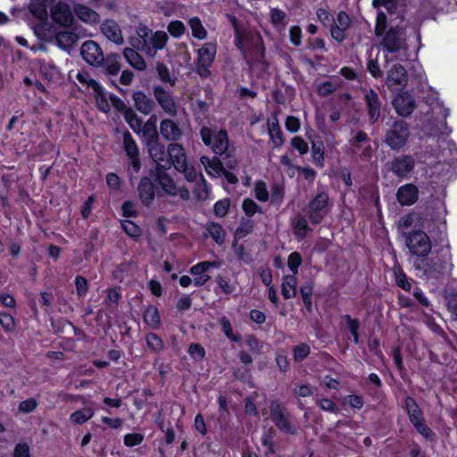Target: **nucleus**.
Masks as SVG:
<instances>
[{
  "label": "nucleus",
  "instance_id": "9",
  "mask_svg": "<svg viewBox=\"0 0 457 457\" xmlns=\"http://www.w3.org/2000/svg\"><path fill=\"white\" fill-rule=\"evenodd\" d=\"M73 13L71 6L62 1L56 3L51 8L52 20L62 27H70L73 24Z\"/></svg>",
  "mask_w": 457,
  "mask_h": 457
},
{
  "label": "nucleus",
  "instance_id": "45",
  "mask_svg": "<svg viewBox=\"0 0 457 457\" xmlns=\"http://www.w3.org/2000/svg\"><path fill=\"white\" fill-rule=\"evenodd\" d=\"M311 349L307 344L301 343L293 348L294 360L297 362L303 361L310 354Z\"/></svg>",
  "mask_w": 457,
  "mask_h": 457
},
{
  "label": "nucleus",
  "instance_id": "28",
  "mask_svg": "<svg viewBox=\"0 0 457 457\" xmlns=\"http://www.w3.org/2000/svg\"><path fill=\"white\" fill-rule=\"evenodd\" d=\"M268 132L274 147H280L284 143L282 130L276 116L267 120Z\"/></svg>",
  "mask_w": 457,
  "mask_h": 457
},
{
  "label": "nucleus",
  "instance_id": "25",
  "mask_svg": "<svg viewBox=\"0 0 457 457\" xmlns=\"http://www.w3.org/2000/svg\"><path fill=\"white\" fill-rule=\"evenodd\" d=\"M393 105L401 116H407L414 110V101L406 93L397 95L393 100Z\"/></svg>",
  "mask_w": 457,
  "mask_h": 457
},
{
  "label": "nucleus",
  "instance_id": "62",
  "mask_svg": "<svg viewBox=\"0 0 457 457\" xmlns=\"http://www.w3.org/2000/svg\"><path fill=\"white\" fill-rule=\"evenodd\" d=\"M292 146L296 149L300 154H305L308 150V145L301 137H295L291 140Z\"/></svg>",
  "mask_w": 457,
  "mask_h": 457
},
{
  "label": "nucleus",
  "instance_id": "14",
  "mask_svg": "<svg viewBox=\"0 0 457 457\" xmlns=\"http://www.w3.org/2000/svg\"><path fill=\"white\" fill-rule=\"evenodd\" d=\"M146 144L150 156L157 164L155 169H169L170 162L167 159L168 150H165L163 145L158 139L149 141Z\"/></svg>",
  "mask_w": 457,
  "mask_h": 457
},
{
  "label": "nucleus",
  "instance_id": "52",
  "mask_svg": "<svg viewBox=\"0 0 457 457\" xmlns=\"http://www.w3.org/2000/svg\"><path fill=\"white\" fill-rule=\"evenodd\" d=\"M168 31L172 37H179L185 33L186 27L182 21H173L169 23Z\"/></svg>",
  "mask_w": 457,
  "mask_h": 457
},
{
  "label": "nucleus",
  "instance_id": "24",
  "mask_svg": "<svg viewBox=\"0 0 457 457\" xmlns=\"http://www.w3.org/2000/svg\"><path fill=\"white\" fill-rule=\"evenodd\" d=\"M101 31L106 38L115 43L121 45L123 43V37L120 26L112 20H106L101 25Z\"/></svg>",
  "mask_w": 457,
  "mask_h": 457
},
{
  "label": "nucleus",
  "instance_id": "39",
  "mask_svg": "<svg viewBox=\"0 0 457 457\" xmlns=\"http://www.w3.org/2000/svg\"><path fill=\"white\" fill-rule=\"evenodd\" d=\"M41 74L49 81L59 78V71L57 67L48 61H41L39 65Z\"/></svg>",
  "mask_w": 457,
  "mask_h": 457
},
{
  "label": "nucleus",
  "instance_id": "60",
  "mask_svg": "<svg viewBox=\"0 0 457 457\" xmlns=\"http://www.w3.org/2000/svg\"><path fill=\"white\" fill-rule=\"evenodd\" d=\"M144 440V436L138 433L127 434L124 436V444L129 447L140 445Z\"/></svg>",
  "mask_w": 457,
  "mask_h": 457
},
{
  "label": "nucleus",
  "instance_id": "64",
  "mask_svg": "<svg viewBox=\"0 0 457 457\" xmlns=\"http://www.w3.org/2000/svg\"><path fill=\"white\" fill-rule=\"evenodd\" d=\"M75 286L77 293L79 296H83L87 294L88 290V283L85 278L81 276H77L75 278Z\"/></svg>",
  "mask_w": 457,
  "mask_h": 457
},
{
  "label": "nucleus",
  "instance_id": "53",
  "mask_svg": "<svg viewBox=\"0 0 457 457\" xmlns=\"http://www.w3.org/2000/svg\"><path fill=\"white\" fill-rule=\"evenodd\" d=\"M122 228L125 233L131 237H138L141 235V228L133 221L124 220Z\"/></svg>",
  "mask_w": 457,
  "mask_h": 457
},
{
  "label": "nucleus",
  "instance_id": "40",
  "mask_svg": "<svg viewBox=\"0 0 457 457\" xmlns=\"http://www.w3.org/2000/svg\"><path fill=\"white\" fill-rule=\"evenodd\" d=\"M124 118L127 123L129 125L131 129L137 133L140 134L142 120L135 113V112L131 109H128L124 112Z\"/></svg>",
  "mask_w": 457,
  "mask_h": 457
},
{
  "label": "nucleus",
  "instance_id": "29",
  "mask_svg": "<svg viewBox=\"0 0 457 457\" xmlns=\"http://www.w3.org/2000/svg\"><path fill=\"white\" fill-rule=\"evenodd\" d=\"M200 162L209 176L218 178L223 173V165L217 157L202 156Z\"/></svg>",
  "mask_w": 457,
  "mask_h": 457
},
{
  "label": "nucleus",
  "instance_id": "61",
  "mask_svg": "<svg viewBox=\"0 0 457 457\" xmlns=\"http://www.w3.org/2000/svg\"><path fill=\"white\" fill-rule=\"evenodd\" d=\"M317 405L320 406V408L325 411H329L333 413L338 412V408L337 405L329 399L323 398V399H317L316 400Z\"/></svg>",
  "mask_w": 457,
  "mask_h": 457
},
{
  "label": "nucleus",
  "instance_id": "26",
  "mask_svg": "<svg viewBox=\"0 0 457 457\" xmlns=\"http://www.w3.org/2000/svg\"><path fill=\"white\" fill-rule=\"evenodd\" d=\"M54 0H30L29 10L31 14L42 24L47 20V6Z\"/></svg>",
  "mask_w": 457,
  "mask_h": 457
},
{
  "label": "nucleus",
  "instance_id": "57",
  "mask_svg": "<svg viewBox=\"0 0 457 457\" xmlns=\"http://www.w3.org/2000/svg\"><path fill=\"white\" fill-rule=\"evenodd\" d=\"M344 319L346 320L347 327L353 337V341L355 344L359 343V335H358V328H359V321L355 319H352L349 315H345Z\"/></svg>",
  "mask_w": 457,
  "mask_h": 457
},
{
  "label": "nucleus",
  "instance_id": "3",
  "mask_svg": "<svg viewBox=\"0 0 457 457\" xmlns=\"http://www.w3.org/2000/svg\"><path fill=\"white\" fill-rule=\"evenodd\" d=\"M200 135L203 142L210 146L216 154H223L228 148V138L225 130H214L203 127Z\"/></svg>",
  "mask_w": 457,
  "mask_h": 457
},
{
  "label": "nucleus",
  "instance_id": "4",
  "mask_svg": "<svg viewBox=\"0 0 457 457\" xmlns=\"http://www.w3.org/2000/svg\"><path fill=\"white\" fill-rule=\"evenodd\" d=\"M217 53L215 43H204L197 50L196 68L197 74L202 78H208L211 75L210 67L214 62Z\"/></svg>",
  "mask_w": 457,
  "mask_h": 457
},
{
  "label": "nucleus",
  "instance_id": "56",
  "mask_svg": "<svg viewBox=\"0 0 457 457\" xmlns=\"http://www.w3.org/2000/svg\"><path fill=\"white\" fill-rule=\"evenodd\" d=\"M302 263V258L301 255L297 252H294L289 254L288 260H287V265L290 270L293 272L292 275H295L298 271V267Z\"/></svg>",
  "mask_w": 457,
  "mask_h": 457
},
{
  "label": "nucleus",
  "instance_id": "49",
  "mask_svg": "<svg viewBox=\"0 0 457 457\" xmlns=\"http://www.w3.org/2000/svg\"><path fill=\"white\" fill-rule=\"evenodd\" d=\"M94 94L99 109L105 113L108 112L111 109V106L106 99L105 93L104 92L102 87H100L99 90H96Z\"/></svg>",
  "mask_w": 457,
  "mask_h": 457
},
{
  "label": "nucleus",
  "instance_id": "11",
  "mask_svg": "<svg viewBox=\"0 0 457 457\" xmlns=\"http://www.w3.org/2000/svg\"><path fill=\"white\" fill-rule=\"evenodd\" d=\"M166 170L167 169H155V172L154 175L155 177L156 181H158L159 185L162 188V190L170 195H179L182 197L187 195V191H185L182 188L177 187L175 182L167 174Z\"/></svg>",
  "mask_w": 457,
  "mask_h": 457
},
{
  "label": "nucleus",
  "instance_id": "7",
  "mask_svg": "<svg viewBox=\"0 0 457 457\" xmlns=\"http://www.w3.org/2000/svg\"><path fill=\"white\" fill-rule=\"evenodd\" d=\"M409 136L408 125L404 121H396L387 131L386 141L392 149L398 150L406 144Z\"/></svg>",
  "mask_w": 457,
  "mask_h": 457
},
{
  "label": "nucleus",
  "instance_id": "55",
  "mask_svg": "<svg viewBox=\"0 0 457 457\" xmlns=\"http://www.w3.org/2000/svg\"><path fill=\"white\" fill-rule=\"evenodd\" d=\"M416 430L427 440L434 441L435 434L433 431L426 425L424 420L419 421L418 423L413 425Z\"/></svg>",
  "mask_w": 457,
  "mask_h": 457
},
{
  "label": "nucleus",
  "instance_id": "10",
  "mask_svg": "<svg viewBox=\"0 0 457 457\" xmlns=\"http://www.w3.org/2000/svg\"><path fill=\"white\" fill-rule=\"evenodd\" d=\"M80 54L87 63L93 66H100L104 61L100 46L92 40L86 41L82 44Z\"/></svg>",
  "mask_w": 457,
  "mask_h": 457
},
{
  "label": "nucleus",
  "instance_id": "15",
  "mask_svg": "<svg viewBox=\"0 0 457 457\" xmlns=\"http://www.w3.org/2000/svg\"><path fill=\"white\" fill-rule=\"evenodd\" d=\"M408 76L406 70L400 64L394 65L387 73L386 83L391 89H397L407 85Z\"/></svg>",
  "mask_w": 457,
  "mask_h": 457
},
{
  "label": "nucleus",
  "instance_id": "38",
  "mask_svg": "<svg viewBox=\"0 0 457 457\" xmlns=\"http://www.w3.org/2000/svg\"><path fill=\"white\" fill-rule=\"evenodd\" d=\"M78 37L77 35L71 31H62L56 34L55 42L60 48L68 49L72 46Z\"/></svg>",
  "mask_w": 457,
  "mask_h": 457
},
{
  "label": "nucleus",
  "instance_id": "34",
  "mask_svg": "<svg viewBox=\"0 0 457 457\" xmlns=\"http://www.w3.org/2000/svg\"><path fill=\"white\" fill-rule=\"evenodd\" d=\"M123 55L127 62L135 69L144 71L146 68V63L141 55L132 48H125Z\"/></svg>",
  "mask_w": 457,
  "mask_h": 457
},
{
  "label": "nucleus",
  "instance_id": "35",
  "mask_svg": "<svg viewBox=\"0 0 457 457\" xmlns=\"http://www.w3.org/2000/svg\"><path fill=\"white\" fill-rule=\"evenodd\" d=\"M188 26L191 29L192 36L199 40H204L207 37L208 32L204 28L200 18L195 16L191 17L187 21Z\"/></svg>",
  "mask_w": 457,
  "mask_h": 457
},
{
  "label": "nucleus",
  "instance_id": "19",
  "mask_svg": "<svg viewBox=\"0 0 457 457\" xmlns=\"http://www.w3.org/2000/svg\"><path fill=\"white\" fill-rule=\"evenodd\" d=\"M270 416L271 420L280 430L291 434L295 433V428L290 425L278 403H271Z\"/></svg>",
  "mask_w": 457,
  "mask_h": 457
},
{
  "label": "nucleus",
  "instance_id": "16",
  "mask_svg": "<svg viewBox=\"0 0 457 457\" xmlns=\"http://www.w3.org/2000/svg\"><path fill=\"white\" fill-rule=\"evenodd\" d=\"M415 167V161L410 155L395 158L391 163L392 171L401 178H407Z\"/></svg>",
  "mask_w": 457,
  "mask_h": 457
},
{
  "label": "nucleus",
  "instance_id": "13",
  "mask_svg": "<svg viewBox=\"0 0 457 457\" xmlns=\"http://www.w3.org/2000/svg\"><path fill=\"white\" fill-rule=\"evenodd\" d=\"M154 96L162 109L170 116H176L178 113L177 104L172 96L161 87H154Z\"/></svg>",
  "mask_w": 457,
  "mask_h": 457
},
{
  "label": "nucleus",
  "instance_id": "41",
  "mask_svg": "<svg viewBox=\"0 0 457 457\" xmlns=\"http://www.w3.org/2000/svg\"><path fill=\"white\" fill-rule=\"evenodd\" d=\"M144 320L149 327L157 328L160 324L158 309L154 306H149L144 312Z\"/></svg>",
  "mask_w": 457,
  "mask_h": 457
},
{
  "label": "nucleus",
  "instance_id": "50",
  "mask_svg": "<svg viewBox=\"0 0 457 457\" xmlns=\"http://www.w3.org/2000/svg\"><path fill=\"white\" fill-rule=\"evenodd\" d=\"M147 345L154 352H160L163 348V342L156 334L149 333L145 337Z\"/></svg>",
  "mask_w": 457,
  "mask_h": 457
},
{
  "label": "nucleus",
  "instance_id": "2",
  "mask_svg": "<svg viewBox=\"0 0 457 457\" xmlns=\"http://www.w3.org/2000/svg\"><path fill=\"white\" fill-rule=\"evenodd\" d=\"M452 253L447 239H443L440 255L427 262L423 267V273L427 278H438L449 274L453 270Z\"/></svg>",
  "mask_w": 457,
  "mask_h": 457
},
{
  "label": "nucleus",
  "instance_id": "20",
  "mask_svg": "<svg viewBox=\"0 0 457 457\" xmlns=\"http://www.w3.org/2000/svg\"><path fill=\"white\" fill-rule=\"evenodd\" d=\"M364 100L368 109L369 119L371 123H374L380 115L381 103L379 97L373 89H368L365 90Z\"/></svg>",
  "mask_w": 457,
  "mask_h": 457
},
{
  "label": "nucleus",
  "instance_id": "6",
  "mask_svg": "<svg viewBox=\"0 0 457 457\" xmlns=\"http://www.w3.org/2000/svg\"><path fill=\"white\" fill-rule=\"evenodd\" d=\"M383 46L388 53H398V58L400 60L406 57L407 46L405 43V35L402 29H390L383 39Z\"/></svg>",
  "mask_w": 457,
  "mask_h": 457
},
{
  "label": "nucleus",
  "instance_id": "42",
  "mask_svg": "<svg viewBox=\"0 0 457 457\" xmlns=\"http://www.w3.org/2000/svg\"><path fill=\"white\" fill-rule=\"evenodd\" d=\"M207 231L216 243L222 244L224 242L226 233L220 224L214 222L208 224Z\"/></svg>",
  "mask_w": 457,
  "mask_h": 457
},
{
  "label": "nucleus",
  "instance_id": "47",
  "mask_svg": "<svg viewBox=\"0 0 457 457\" xmlns=\"http://www.w3.org/2000/svg\"><path fill=\"white\" fill-rule=\"evenodd\" d=\"M0 324L5 332H12L16 328L14 318L5 312H0Z\"/></svg>",
  "mask_w": 457,
  "mask_h": 457
},
{
  "label": "nucleus",
  "instance_id": "8",
  "mask_svg": "<svg viewBox=\"0 0 457 457\" xmlns=\"http://www.w3.org/2000/svg\"><path fill=\"white\" fill-rule=\"evenodd\" d=\"M328 203V195L327 193H320L311 201L307 215L312 223L318 224L323 220L327 214Z\"/></svg>",
  "mask_w": 457,
  "mask_h": 457
},
{
  "label": "nucleus",
  "instance_id": "58",
  "mask_svg": "<svg viewBox=\"0 0 457 457\" xmlns=\"http://www.w3.org/2000/svg\"><path fill=\"white\" fill-rule=\"evenodd\" d=\"M188 353L195 361H202L204 358L205 351L198 344H191L188 347Z\"/></svg>",
  "mask_w": 457,
  "mask_h": 457
},
{
  "label": "nucleus",
  "instance_id": "27",
  "mask_svg": "<svg viewBox=\"0 0 457 457\" xmlns=\"http://www.w3.org/2000/svg\"><path fill=\"white\" fill-rule=\"evenodd\" d=\"M396 195L402 205H411L418 198V189L412 184H407L399 187Z\"/></svg>",
  "mask_w": 457,
  "mask_h": 457
},
{
  "label": "nucleus",
  "instance_id": "17",
  "mask_svg": "<svg viewBox=\"0 0 457 457\" xmlns=\"http://www.w3.org/2000/svg\"><path fill=\"white\" fill-rule=\"evenodd\" d=\"M350 24L351 20L349 15L345 12H338L337 20L330 29L332 37L337 42H343L346 37L345 31Z\"/></svg>",
  "mask_w": 457,
  "mask_h": 457
},
{
  "label": "nucleus",
  "instance_id": "63",
  "mask_svg": "<svg viewBox=\"0 0 457 457\" xmlns=\"http://www.w3.org/2000/svg\"><path fill=\"white\" fill-rule=\"evenodd\" d=\"M229 207V201L228 199H223L220 201H218L214 204V213L216 216L221 218L224 217L228 212V209Z\"/></svg>",
  "mask_w": 457,
  "mask_h": 457
},
{
  "label": "nucleus",
  "instance_id": "12",
  "mask_svg": "<svg viewBox=\"0 0 457 457\" xmlns=\"http://www.w3.org/2000/svg\"><path fill=\"white\" fill-rule=\"evenodd\" d=\"M221 266V262L220 261L213 262H199L190 269V273L195 277L194 285L196 287L204 286L207 281L210 280L211 277L205 274L212 268L218 269Z\"/></svg>",
  "mask_w": 457,
  "mask_h": 457
},
{
  "label": "nucleus",
  "instance_id": "36",
  "mask_svg": "<svg viewBox=\"0 0 457 457\" xmlns=\"http://www.w3.org/2000/svg\"><path fill=\"white\" fill-rule=\"evenodd\" d=\"M405 405L410 421L411 422L412 425L424 420L422 411L413 398L407 397L405 400Z\"/></svg>",
  "mask_w": 457,
  "mask_h": 457
},
{
  "label": "nucleus",
  "instance_id": "48",
  "mask_svg": "<svg viewBox=\"0 0 457 457\" xmlns=\"http://www.w3.org/2000/svg\"><path fill=\"white\" fill-rule=\"evenodd\" d=\"M76 79L79 80V83L87 86L88 87H91L93 91L100 89V85L93 79L87 72L79 71L76 75Z\"/></svg>",
  "mask_w": 457,
  "mask_h": 457
},
{
  "label": "nucleus",
  "instance_id": "23",
  "mask_svg": "<svg viewBox=\"0 0 457 457\" xmlns=\"http://www.w3.org/2000/svg\"><path fill=\"white\" fill-rule=\"evenodd\" d=\"M170 162H171L176 170L186 168L187 156L183 146L179 144L172 143L168 146V154Z\"/></svg>",
  "mask_w": 457,
  "mask_h": 457
},
{
  "label": "nucleus",
  "instance_id": "18",
  "mask_svg": "<svg viewBox=\"0 0 457 457\" xmlns=\"http://www.w3.org/2000/svg\"><path fill=\"white\" fill-rule=\"evenodd\" d=\"M73 12L80 21L89 26L97 25L100 21V15L98 12L86 4H74Z\"/></svg>",
  "mask_w": 457,
  "mask_h": 457
},
{
  "label": "nucleus",
  "instance_id": "54",
  "mask_svg": "<svg viewBox=\"0 0 457 457\" xmlns=\"http://www.w3.org/2000/svg\"><path fill=\"white\" fill-rule=\"evenodd\" d=\"M254 195L261 202H266L269 199V193L266 184L263 181H257L254 185Z\"/></svg>",
  "mask_w": 457,
  "mask_h": 457
},
{
  "label": "nucleus",
  "instance_id": "30",
  "mask_svg": "<svg viewBox=\"0 0 457 457\" xmlns=\"http://www.w3.org/2000/svg\"><path fill=\"white\" fill-rule=\"evenodd\" d=\"M132 98L134 101L135 107L140 112L144 114H149L153 111L154 107V103L145 93L140 91L136 92L133 94Z\"/></svg>",
  "mask_w": 457,
  "mask_h": 457
},
{
  "label": "nucleus",
  "instance_id": "1",
  "mask_svg": "<svg viewBox=\"0 0 457 457\" xmlns=\"http://www.w3.org/2000/svg\"><path fill=\"white\" fill-rule=\"evenodd\" d=\"M136 32V36L129 40L131 46L151 57H154L157 51L165 47L169 38L166 32L162 30L154 32L145 26H139Z\"/></svg>",
  "mask_w": 457,
  "mask_h": 457
},
{
  "label": "nucleus",
  "instance_id": "44",
  "mask_svg": "<svg viewBox=\"0 0 457 457\" xmlns=\"http://www.w3.org/2000/svg\"><path fill=\"white\" fill-rule=\"evenodd\" d=\"M105 70L111 75H115L120 70L119 56L117 54H109L105 58Z\"/></svg>",
  "mask_w": 457,
  "mask_h": 457
},
{
  "label": "nucleus",
  "instance_id": "31",
  "mask_svg": "<svg viewBox=\"0 0 457 457\" xmlns=\"http://www.w3.org/2000/svg\"><path fill=\"white\" fill-rule=\"evenodd\" d=\"M141 201L148 205L154 198V187L148 178H143L137 187Z\"/></svg>",
  "mask_w": 457,
  "mask_h": 457
},
{
  "label": "nucleus",
  "instance_id": "43",
  "mask_svg": "<svg viewBox=\"0 0 457 457\" xmlns=\"http://www.w3.org/2000/svg\"><path fill=\"white\" fill-rule=\"evenodd\" d=\"M219 323L221 327L222 332L228 338L231 339L234 342H238L240 340V337L233 333L232 325L227 317H220L219 320Z\"/></svg>",
  "mask_w": 457,
  "mask_h": 457
},
{
  "label": "nucleus",
  "instance_id": "51",
  "mask_svg": "<svg viewBox=\"0 0 457 457\" xmlns=\"http://www.w3.org/2000/svg\"><path fill=\"white\" fill-rule=\"evenodd\" d=\"M262 443L265 447V453L271 454L274 453L273 432L271 429L266 430L262 436Z\"/></svg>",
  "mask_w": 457,
  "mask_h": 457
},
{
  "label": "nucleus",
  "instance_id": "59",
  "mask_svg": "<svg viewBox=\"0 0 457 457\" xmlns=\"http://www.w3.org/2000/svg\"><path fill=\"white\" fill-rule=\"evenodd\" d=\"M156 71L162 81L170 83V85L174 84V80L171 79L170 71L167 66L159 62L156 65Z\"/></svg>",
  "mask_w": 457,
  "mask_h": 457
},
{
  "label": "nucleus",
  "instance_id": "5",
  "mask_svg": "<svg viewBox=\"0 0 457 457\" xmlns=\"http://www.w3.org/2000/svg\"><path fill=\"white\" fill-rule=\"evenodd\" d=\"M406 245L411 253L418 257L427 256L432 248L429 237L421 230L410 233L406 237Z\"/></svg>",
  "mask_w": 457,
  "mask_h": 457
},
{
  "label": "nucleus",
  "instance_id": "37",
  "mask_svg": "<svg viewBox=\"0 0 457 457\" xmlns=\"http://www.w3.org/2000/svg\"><path fill=\"white\" fill-rule=\"evenodd\" d=\"M94 416V411L91 407H85L72 412L69 420L74 425H82Z\"/></svg>",
  "mask_w": 457,
  "mask_h": 457
},
{
  "label": "nucleus",
  "instance_id": "21",
  "mask_svg": "<svg viewBox=\"0 0 457 457\" xmlns=\"http://www.w3.org/2000/svg\"><path fill=\"white\" fill-rule=\"evenodd\" d=\"M123 146L130 161V165L133 167L134 170L137 172L140 170L138 148L132 136L128 131L123 134Z\"/></svg>",
  "mask_w": 457,
  "mask_h": 457
},
{
  "label": "nucleus",
  "instance_id": "32",
  "mask_svg": "<svg viewBox=\"0 0 457 457\" xmlns=\"http://www.w3.org/2000/svg\"><path fill=\"white\" fill-rule=\"evenodd\" d=\"M157 116L153 114L144 125L142 124L139 135L142 136L146 143L152 140H157Z\"/></svg>",
  "mask_w": 457,
  "mask_h": 457
},
{
  "label": "nucleus",
  "instance_id": "22",
  "mask_svg": "<svg viewBox=\"0 0 457 457\" xmlns=\"http://www.w3.org/2000/svg\"><path fill=\"white\" fill-rule=\"evenodd\" d=\"M160 133L167 141H177L182 136V129L173 120L164 119L160 123Z\"/></svg>",
  "mask_w": 457,
  "mask_h": 457
},
{
  "label": "nucleus",
  "instance_id": "46",
  "mask_svg": "<svg viewBox=\"0 0 457 457\" xmlns=\"http://www.w3.org/2000/svg\"><path fill=\"white\" fill-rule=\"evenodd\" d=\"M339 87L338 82L324 81L317 86V93L320 96H327Z\"/></svg>",
  "mask_w": 457,
  "mask_h": 457
},
{
  "label": "nucleus",
  "instance_id": "33",
  "mask_svg": "<svg viewBox=\"0 0 457 457\" xmlns=\"http://www.w3.org/2000/svg\"><path fill=\"white\" fill-rule=\"evenodd\" d=\"M297 278L295 275H287L283 278L281 294L284 298L290 299L296 295Z\"/></svg>",
  "mask_w": 457,
  "mask_h": 457
}]
</instances>
